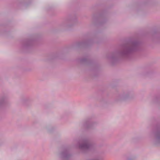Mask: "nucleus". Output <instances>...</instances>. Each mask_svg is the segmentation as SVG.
<instances>
[{
    "instance_id": "f03ea898",
    "label": "nucleus",
    "mask_w": 160,
    "mask_h": 160,
    "mask_svg": "<svg viewBox=\"0 0 160 160\" xmlns=\"http://www.w3.org/2000/svg\"><path fill=\"white\" fill-rule=\"evenodd\" d=\"M79 148L82 150H88L91 148L92 145L89 141L86 139L81 140L78 144Z\"/></svg>"
},
{
    "instance_id": "423d86ee",
    "label": "nucleus",
    "mask_w": 160,
    "mask_h": 160,
    "mask_svg": "<svg viewBox=\"0 0 160 160\" xmlns=\"http://www.w3.org/2000/svg\"><path fill=\"white\" fill-rule=\"evenodd\" d=\"M128 97V95L127 94H124L122 96V99H125Z\"/></svg>"
},
{
    "instance_id": "7ed1b4c3",
    "label": "nucleus",
    "mask_w": 160,
    "mask_h": 160,
    "mask_svg": "<svg viewBox=\"0 0 160 160\" xmlns=\"http://www.w3.org/2000/svg\"><path fill=\"white\" fill-rule=\"evenodd\" d=\"M155 141L156 142H160V129L157 130L155 133Z\"/></svg>"
},
{
    "instance_id": "1a4fd4ad",
    "label": "nucleus",
    "mask_w": 160,
    "mask_h": 160,
    "mask_svg": "<svg viewBox=\"0 0 160 160\" xmlns=\"http://www.w3.org/2000/svg\"><path fill=\"white\" fill-rule=\"evenodd\" d=\"M89 160H100L98 158H95L93 159H91Z\"/></svg>"
},
{
    "instance_id": "f257e3e1",
    "label": "nucleus",
    "mask_w": 160,
    "mask_h": 160,
    "mask_svg": "<svg viewBox=\"0 0 160 160\" xmlns=\"http://www.w3.org/2000/svg\"><path fill=\"white\" fill-rule=\"evenodd\" d=\"M139 43L136 41H130L121 46V50L112 54L108 58L112 62L117 60L118 56H120L126 59H129L132 53L139 49Z\"/></svg>"
},
{
    "instance_id": "0eeeda50",
    "label": "nucleus",
    "mask_w": 160,
    "mask_h": 160,
    "mask_svg": "<svg viewBox=\"0 0 160 160\" xmlns=\"http://www.w3.org/2000/svg\"><path fill=\"white\" fill-rule=\"evenodd\" d=\"M5 101L4 99L2 98L0 100V103L1 104H2Z\"/></svg>"
},
{
    "instance_id": "39448f33",
    "label": "nucleus",
    "mask_w": 160,
    "mask_h": 160,
    "mask_svg": "<svg viewBox=\"0 0 160 160\" xmlns=\"http://www.w3.org/2000/svg\"><path fill=\"white\" fill-rule=\"evenodd\" d=\"M85 125L87 128H91L92 124L89 122H88Z\"/></svg>"
},
{
    "instance_id": "20e7f679",
    "label": "nucleus",
    "mask_w": 160,
    "mask_h": 160,
    "mask_svg": "<svg viewBox=\"0 0 160 160\" xmlns=\"http://www.w3.org/2000/svg\"><path fill=\"white\" fill-rule=\"evenodd\" d=\"M61 156L62 158H67L69 157L70 155L68 154L67 150H66L61 153Z\"/></svg>"
},
{
    "instance_id": "6e6552de",
    "label": "nucleus",
    "mask_w": 160,
    "mask_h": 160,
    "mask_svg": "<svg viewBox=\"0 0 160 160\" xmlns=\"http://www.w3.org/2000/svg\"><path fill=\"white\" fill-rule=\"evenodd\" d=\"M86 61V59L85 58L82 59L80 60V61L81 62H85Z\"/></svg>"
}]
</instances>
